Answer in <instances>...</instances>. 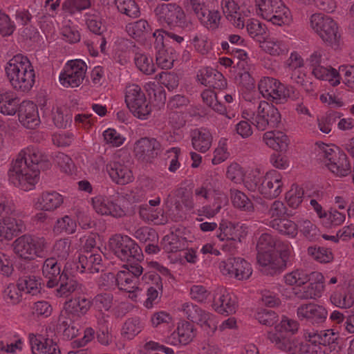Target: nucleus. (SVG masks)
Returning <instances> with one entry per match:
<instances>
[{"label": "nucleus", "instance_id": "b1692460", "mask_svg": "<svg viewBox=\"0 0 354 354\" xmlns=\"http://www.w3.org/2000/svg\"><path fill=\"white\" fill-rule=\"evenodd\" d=\"M160 145L154 138H142L133 145V152L136 157L145 161H150L160 152Z\"/></svg>", "mask_w": 354, "mask_h": 354}, {"label": "nucleus", "instance_id": "6e6d98bb", "mask_svg": "<svg viewBox=\"0 0 354 354\" xmlns=\"http://www.w3.org/2000/svg\"><path fill=\"white\" fill-rule=\"evenodd\" d=\"M18 285L9 283L3 291V299L8 306H17L22 301V294Z\"/></svg>", "mask_w": 354, "mask_h": 354}, {"label": "nucleus", "instance_id": "2eb2a0df", "mask_svg": "<svg viewBox=\"0 0 354 354\" xmlns=\"http://www.w3.org/2000/svg\"><path fill=\"white\" fill-rule=\"evenodd\" d=\"M258 88L265 99L275 104L285 102L290 96L288 87L274 77H262L258 84Z\"/></svg>", "mask_w": 354, "mask_h": 354}, {"label": "nucleus", "instance_id": "4c0bfd02", "mask_svg": "<svg viewBox=\"0 0 354 354\" xmlns=\"http://www.w3.org/2000/svg\"><path fill=\"white\" fill-rule=\"evenodd\" d=\"M102 256L99 253H91L86 251L80 255L79 263L81 265V272H89L91 273L98 272L103 270Z\"/></svg>", "mask_w": 354, "mask_h": 354}, {"label": "nucleus", "instance_id": "052dcab7", "mask_svg": "<svg viewBox=\"0 0 354 354\" xmlns=\"http://www.w3.org/2000/svg\"><path fill=\"white\" fill-rule=\"evenodd\" d=\"M277 243L276 239L270 234H262L257 243V254L276 252Z\"/></svg>", "mask_w": 354, "mask_h": 354}, {"label": "nucleus", "instance_id": "3c124183", "mask_svg": "<svg viewBox=\"0 0 354 354\" xmlns=\"http://www.w3.org/2000/svg\"><path fill=\"white\" fill-rule=\"evenodd\" d=\"M76 222L69 216L66 215L57 219L53 225V232L56 235L63 233L71 234L76 231Z\"/></svg>", "mask_w": 354, "mask_h": 354}, {"label": "nucleus", "instance_id": "bb28decb", "mask_svg": "<svg viewBox=\"0 0 354 354\" xmlns=\"http://www.w3.org/2000/svg\"><path fill=\"white\" fill-rule=\"evenodd\" d=\"M106 171L112 180L117 184L126 185L133 180L131 170L120 160L110 161L106 165Z\"/></svg>", "mask_w": 354, "mask_h": 354}, {"label": "nucleus", "instance_id": "4468645a", "mask_svg": "<svg viewBox=\"0 0 354 354\" xmlns=\"http://www.w3.org/2000/svg\"><path fill=\"white\" fill-rule=\"evenodd\" d=\"M155 13L158 21L162 25L170 27L188 28L191 23L187 21L183 9L172 3H162L156 7Z\"/></svg>", "mask_w": 354, "mask_h": 354}, {"label": "nucleus", "instance_id": "79ce46f5", "mask_svg": "<svg viewBox=\"0 0 354 354\" xmlns=\"http://www.w3.org/2000/svg\"><path fill=\"white\" fill-rule=\"evenodd\" d=\"M17 285L21 292L32 296L39 294L41 289V279L35 275H27L19 278Z\"/></svg>", "mask_w": 354, "mask_h": 354}, {"label": "nucleus", "instance_id": "864d4df0", "mask_svg": "<svg viewBox=\"0 0 354 354\" xmlns=\"http://www.w3.org/2000/svg\"><path fill=\"white\" fill-rule=\"evenodd\" d=\"M176 59V51L171 48L158 49L156 53V63L163 69L171 68Z\"/></svg>", "mask_w": 354, "mask_h": 354}, {"label": "nucleus", "instance_id": "72a5a7b5", "mask_svg": "<svg viewBox=\"0 0 354 354\" xmlns=\"http://www.w3.org/2000/svg\"><path fill=\"white\" fill-rule=\"evenodd\" d=\"M198 80L203 85L221 89L226 85L223 75L212 68L201 69L197 75Z\"/></svg>", "mask_w": 354, "mask_h": 354}, {"label": "nucleus", "instance_id": "aec40b11", "mask_svg": "<svg viewBox=\"0 0 354 354\" xmlns=\"http://www.w3.org/2000/svg\"><path fill=\"white\" fill-rule=\"evenodd\" d=\"M222 8L225 18L235 28L239 29L244 28L245 18L250 15V8L247 5L239 4L235 0H223Z\"/></svg>", "mask_w": 354, "mask_h": 354}, {"label": "nucleus", "instance_id": "49530a36", "mask_svg": "<svg viewBox=\"0 0 354 354\" xmlns=\"http://www.w3.org/2000/svg\"><path fill=\"white\" fill-rule=\"evenodd\" d=\"M230 198L232 205L236 209L246 212H252L254 209L253 203L243 192L231 189Z\"/></svg>", "mask_w": 354, "mask_h": 354}, {"label": "nucleus", "instance_id": "f704fd0d", "mask_svg": "<svg viewBox=\"0 0 354 354\" xmlns=\"http://www.w3.org/2000/svg\"><path fill=\"white\" fill-rule=\"evenodd\" d=\"M265 20L274 26L290 27L293 23V16L290 10L281 1Z\"/></svg>", "mask_w": 354, "mask_h": 354}, {"label": "nucleus", "instance_id": "c9c22d12", "mask_svg": "<svg viewBox=\"0 0 354 354\" xmlns=\"http://www.w3.org/2000/svg\"><path fill=\"white\" fill-rule=\"evenodd\" d=\"M328 315V311L323 306L310 303L300 306L297 308V316L301 319L313 321L324 320Z\"/></svg>", "mask_w": 354, "mask_h": 354}, {"label": "nucleus", "instance_id": "de8ad7c7", "mask_svg": "<svg viewBox=\"0 0 354 354\" xmlns=\"http://www.w3.org/2000/svg\"><path fill=\"white\" fill-rule=\"evenodd\" d=\"M270 225L279 233L289 238H295L298 234V225L294 221L286 218L270 221Z\"/></svg>", "mask_w": 354, "mask_h": 354}, {"label": "nucleus", "instance_id": "a19ab883", "mask_svg": "<svg viewBox=\"0 0 354 354\" xmlns=\"http://www.w3.org/2000/svg\"><path fill=\"white\" fill-rule=\"evenodd\" d=\"M42 153L36 147H28L23 149L14 162L26 163L27 166L38 168V164L42 160Z\"/></svg>", "mask_w": 354, "mask_h": 354}, {"label": "nucleus", "instance_id": "ddd939ff", "mask_svg": "<svg viewBox=\"0 0 354 354\" xmlns=\"http://www.w3.org/2000/svg\"><path fill=\"white\" fill-rule=\"evenodd\" d=\"M142 273V267L138 263L125 265L116 276V283L120 290L129 292V297L136 301L140 295L137 286V277Z\"/></svg>", "mask_w": 354, "mask_h": 354}, {"label": "nucleus", "instance_id": "e433bc0d", "mask_svg": "<svg viewBox=\"0 0 354 354\" xmlns=\"http://www.w3.org/2000/svg\"><path fill=\"white\" fill-rule=\"evenodd\" d=\"M20 99L12 91L0 93V113L4 115H15L21 107Z\"/></svg>", "mask_w": 354, "mask_h": 354}, {"label": "nucleus", "instance_id": "393cba45", "mask_svg": "<svg viewBox=\"0 0 354 354\" xmlns=\"http://www.w3.org/2000/svg\"><path fill=\"white\" fill-rule=\"evenodd\" d=\"M248 234V227L243 224H234L222 221L219 225L218 239L221 241L232 240L241 242Z\"/></svg>", "mask_w": 354, "mask_h": 354}, {"label": "nucleus", "instance_id": "cd10ccee", "mask_svg": "<svg viewBox=\"0 0 354 354\" xmlns=\"http://www.w3.org/2000/svg\"><path fill=\"white\" fill-rule=\"evenodd\" d=\"M64 202V197L59 193L53 192H42L34 202L37 209L45 212H53L59 208Z\"/></svg>", "mask_w": 354, "mask_h": 354}, {"label": "nucleus", "instance_id": "13d9d810", "mask_svg": "<svg viewBox=\"0 0 354 354\" xmlns=\"http://www.w3.org/2000/svg\"><path fill=\"white\" fill-rule=\"evenodd\" d=\"M309 274L304 270L297 269L286 274L284 282L288 286H301L308 282Z\"/></svg>", "mask_w": 354, "mask_h": 354}, {"label": "nucleus", "instance_id": "4be33fe9", "mask_svg": "<svg viewBox=\"0 0 354 354\" xmlns=\"http://www.w3.org/2000/svg\"><path fill=\"white\" fill-rule=\"evenodd\" d=\"M29 341L32 354H61L57 343L47 333H30Z\"/></svg>", "mask_w": 354, "mask_h": 354}, {"label": "nucleus", "instance_id": "7ed1b4c3", "mask_svg": "<svg viewBox=\"0 0 354 354\" xmlns=\"http://www.w3.org/2000/svg\"><path fill=\"white\" fill-rule=\"evenodd\" d=\"M196 197L203 198L207 204L197 210L199 216L208 219L214 217L228 203V198L222 189L221 182L216 178L207 179L194 190Z\"/></svg>", "mask_w": 354, "mask_h": 354}, {"label": "nucleus", "instance_id": "37998d69", "mask_svg": "<svg viewBox=\"0 0 354 354\" xmlns=\"http://www.w3.org/2000/svg\"><path fill=\"white\" fill-rule=\"evenodd\" d=\"M162 245L165 252L173 253L185 248L187 246V241L176 233H171L164 236Z\"/></svg>", "mask_w": 354, "mask_h": 354}, {"label": "nucleus", "instance_id": "69168bd1", "mask_svg": "<svg viewBox=\"0 0 354 354\" xmlns=\"http://www.w3.org/2000/svg\"><path fill=\"white\" fill-rule=\"evenodd\" d=\"M194 338L193 333H168L165 342L172 346H180L189 344Z\"/></svg>", "mask_w": 354, "mask_h": 354}, {"label": "nucleus", "instance_id": "680f3d73", "mask_svg": "<svg viewBox=\"0 0 354 354\" xmlns=\"http://www.w3.org/2000/svg\"><path fill=\"white\" fill-rule=\"evenodd\" d=\"M304 195L303 188L292 185L286 194V200L289 207L296 209L302 203Z\"/></svg>", "mask_w": 354, "mask_h": 354}, {"label": "nucleus", "instance_id": "5701e85b", "mask_svg": "<svg viewBox=\"0 0 354 354\" xmlns=\"http://www.w3.org/2000/svg\"><path fill=\"white\" fill-rule=\"evenodd\" d=\"M12 209L6 215L0 218V237L6 241H10L24 230V224L21 220L15 218L11 212Z\"/></svg>", "mask_w": 354, "mask_h": 354}, {"label": "nucleus", "instance_id": "412c9836", "mask_svg": "<svg viewBox=\"0 0 354 354\" xmlns=\"http://www.w3.org/2000/svg\"><path fill=\"white\" fill-rule=\"evenodd\" d=\"M91 205L94 211L99 215L111 216L115 218H120L125 215L124 209L111 197L96 196L92 198Z\"/></svg>", "mask_w": 354, "mask_h": 354}, {"label": "nucleus", "instance_id": "a878e982", "mask_svg": "<svg viewBox=\"0 0 354 354\" xmlns=\"http://www.w3.org/2000/svg\"><path fill=\"white\" fill-rule=\"evenodd\" d=\"M18 119L26 129H34L39 127L41 121L36 104L30 101L23 102L18 111Z\"/></svg>", "mask_w": 354, "mask_h": 354}, {"label": "nucleus", "instance_id": "603ef678", "mask_svg": "<svg viewBox=\"0 0 354 354\" xmlns=\"http://www.w3.org/2000/svg\"><path fill=\"white\" fill-rule=\"evenodd\" d=\"M62 39L69 44H76L81 39V35L77 26L71 21H66L61 28Z\"/></svg>", "mask_w": 354, "mask_h": 354}, {"label": "nucleus", "instance_id": "f8f14e48", "mask_svg": "<svg viewBox=\"0 0 354 354\" xmlns=\"http://www.w3.org/2000/svg\"><path fill=\"white\" fill-rule=\"evenodd\" d=\"M87 71L86 62L80 59L68 60L59 75V82L65 88H76L84 81Z\"/></svg>", "mask_w": 354, "mask_h": 354}, {"label": "nucleus", "instance_id": "e2e57ef3", "mask_svg": "<svg viewBox=\"0 0 354 354\" xmlns=\"http://www.w3.org/2000/svg\"><path fill=\"white\" fill-rule=\"evenodd\" d=\"M196 323L204 331L214 332L217 330V317L209 312L203 311Z\"/></svg>", "mask_w": 354, "mask_h": 354}, {"label": "nucleus", "instance_id": "a211bd4d", "mask_svg": "<svg viewBox=\"0 0 354 354\" xmlns=\"http://www.w3.org/2000/svg\"><path fill=\"white\" fill-rule=\"evenodd\" d=\"M238 307L236 296L224 287H218L214 290L212 308L221 315H231L236 312Z\"/></svg>", "mask_w": 354, "mask_h": 354}, {"label": "nucleus", "instance_id": "6ab92c4d", "mask_svg": "<svg viewBox=\"0 0 354 354\" xmlns=\"http://www.w3.org/2000/svg\"><path fill=\"white\" fill-rule=\"evenodd\" d=\"M329 302L335 308L354 311V279L345 281L333 291L329 297Z\"/></svg>", "mask_w": 354, "mask_h": 354}, {"label": "nucleus", "instance_id": "39448f33", "mask_svg": "<svg viewBox=\"0 0 354 354\" xmlns=\"http://www.w3.org/2000/svg\"><path fill=\"white\" fill-rule=\"evenodd\" d=\"M281 174L274 169L261 175L258 168L250 174L246 181V187L250 191H257L266 198H276L282 192L283 183Z\"/></svg>", "mask_w": 354, "mask_h": 354}, {"label": "nucleus", "instance_id": "f257e3e1", "mask_svg": "<svg viewBox=\"0 0 354 354\" xmlns=\"http://www.w3.org/2000/svg\"><path fill=\"white\" fill-rule=\"evenodd\" d=\"M268 338L279 349L292 354H324L320 345L335 343L336 333H308L306 342L299 343L293 333H268Z\"/></svg>", "mask_w": 354, "mask_h": 354}, {"label": "nucleus", "instance_id": "774afa93", "mask_svg": "<svg viewBox=\"0 0 354 354\" xmlns=\"http://www.w3.org/2000/svg\"><path fill=\"white\" fill-rule=\"evenodd\" d=\"M86 23L88 28L95 34L100 35L104 30L101 17L97 12L86 13Z\"/></svg>", "mask_w": 354, "mask_h": 354}, {"label": "nucleus", "instance_id": "7c9ffc66", "mask_svg": "<svg viewBox=\"0 0 354 354\" xmlns=\"http://www.w3.org/2000/svg\"><path fill=\"white\" fill-rule=\"evenodd\" d=\"M308 282L309 285L300 295L302 299H317L322 296L324 290V277L319 272H312L309 274Z\"/></svg>", "mask_w": 354, "mask_h": 354}, {"label": "nucleus", "instance_id": "6e6552de", "mask_svg": "<svg viewBox=\"0 0 354 354\" xmlns=\"http://www.w3.org/2000/svg\"><path fill=\"white\" fill-rule=\"evenodd\" d=\"M108 248L122 261L133 264L142 258V250L138 245L127 235L115 234L110 237Z\"/></svg>", "mask_w": 354, "mask_h": 354}, {"label": "nucleus", "instance_id": "8fccbe9b", "mask_svg": "<svg viewBox=\"0 0 354 354\" xmlns=\"http://www.w3.org/2000/svg\"><path fill=\"white\" fill-rule=\"evenodd\" d=\"M201 97L203 101L211 109H212L214 111L225 115L227 118L231 119L235 116V114H232V115H228L226 114V109L221 103H220L218 100L215 92L211 89L205 90L202 94Z\"/></svg>", "mask_w": 354, "mask_h": 354}, {"label": "nucleus", "instance_id": "0e129e2a", "mask_svg": "<svg viewBox=\"0 0 354 354\" xmlns=\"http://www.w3.org/2000/svg\"><path fill=\"white\" fill-rule=\"evenodd\" d=\"M149 29L148 22L142 19L129 23L126 26L128 35L134 38L143 37L148 32Z\"/></svg>", "mask_w": 354, "mask_h": 354}, {"label": "nucleus", "instance_id": "9d476101", "mask_svg": "<svg viewBox=\"0 0 354 354\" xmlns=\"http://www.w3.org/2000/svg\"><path fill=\"white\" fill-rule=\"evenodd\" d=\"M47 241L44 237L23 235L13 242L15 253L21 259L33 260L44 255L47 248Z\"/></svg>", "mask_w": 354, "mask_h": 354}, {"label": "nucleus", "instance_id": "c756f323", "mask_svg": "<svg viewBox=\"0 0 354 354\" xmlns=\"http://www.w3.org/2000/svg\"><path fill=\"white\" fill-rule=\"evenodd\" d=\"M259 48L272 57H279L288 51V46L281 39L266 35L259 43Z\"/></svg>", "mask_w": 354, "mask_h": 354}, {"label": "nucleus", "instance_id": "473e14b6", "mask_svg": "<svg viewBox=\"0 0 354 354\" xmlns=\"http://www.w3.org/2000/svg\"><path fill=\"white\" fill-rule=\"evenodd\" d=\"M191 144L194 150L206 153L209 150L213 142L212 133L206 129H196L190 134Z\"/></svg>", "mask_w": 354, "mask_h": 354}, {"label": "nucleus", "instance_id": "58836bf2", "mask_svg": "<svg viewBox=\"0 0 354 354\" xmlns=\"http://www.w3.org/2000/svg\"><path fill=\"white\" fill-rule=\"evenodd\" d=\"M312 75L317 80L328 82L332 86H337L341 82L339 71L330 66L322 65L319 68H313Z\"/></svg>", "mask_w": 354, "mask_h": 354}, {"label": "nucleus", "instance_id": "bf43d9fd", "mask_svg": "<svg viewBox=\"0 0 354 354\" xmlns=\"http://www.w3.org/2000/svg\"><path fill=\"white\" fill-rule=\"evenodd\" d=\"M281 0H254L256 12L263 19L272 13Z\"/></svg>", "mask_w": 354, "mask_h": 354}, {"label": "nucleus", "instance_id": "dca6fc26", "mask_svg": "<svg viewBox=\"0 0 354 354\" xmlns=\"http://www.w3.org/2000/svg\"><path fill=\"white\" fill-rule=\"evenodd\" d=\"M281 122V114L277 107L266 101H261L253 114L252 123L258 130L265 131L274 127Z\"/></svg>", "mask_w": 354, "mask_h": 354}, {"label": "nucleus", "instance_id": "5fc2aeb1", "mask_svg": "<svg viewBox=\"0 0 354 354\" xmlns=\"http://www.w3.org/2000/svg\"><path fill=\"white\" fill-rule=\"evenodd\" d=\"M59 279L60 280V285L57 290V296L68 297L79 287V283L75 279L67 277L65 270H64Z\"/></svg>", "mask_w": 354, "mask_h": 354}, {"label": "nucleus", "instance_id": "f03ea898", "mask_svg": "<svg viewBox=\"0 0 354 354\" xmlns=\"http://www.w3.org/2000/svg\"><path fill=\"white\" fill-rule=\"evenodd\" d=\"M314 152L317 163L335 177L342 178L351 174L349 158L338 147L318 142L315 145Z\"/></svg>", "mask_w": 354, "mask_h": 354}, {"label": "nucleus", "instance_id": "9b49d317", "mask_svg": "<svg viewBox=\"0 0 354 354\" xmlns=\"http://www.w3.org/2000/svg\"><path fill=\"white\" fill-rule=\"evenodd\" d=\"M9 180L15 186L28 192L33 189L39 179L38 168L27 166L26 163L13 162L8 172Z\"/></svg>", "mask_w": 354, "mask_h": 354}, {"label": "nucleus", "instance_id": "0eeeda50", "mask_svg": "<svg viewBox=\"0 0 354 354\" xmlns=\"http://www.w3.org/2000/svg\"><path fill=\"white\" fill-rule=\"evenodd\" d=\"M310 28L328 46L337 48L341 40V33L338 24L331 17L320 12L312 14L309 17Z\"/></svg>", "mask_w": 354, "mask_h": 354}, {"label": "nucleus", "instance_id": "2f4dec72", "mask_svg": "<svg viewBox=\"0 0 354 354\" xmlns=\"http://www.w3.org/2000/svg\"><path fill=\"white\" fill-rule=\"evenodd\" d=\"M257 259L262 271L268 274H274L283 268L277 252L257 254Z\"/></svg>", "mask_w": 354, "mask_h": 354}, {"label": "nucleus", "instance_id": "1a4fd4ad", "mask_svg": "<svg viewBox=\"0 0 354 354\" xmlns=\"http://www.w3.org/2000/svg\"><path fill=\"white\" fill-rule=\"evenodd\" d=\"M124 101L133 115L140 120H147L152 113L149 100L138 84H132L126 87Z\"/></svg>", "mask_w": 354, "mask_h": 354}, {"label": "nucleus", "instance_id": "20e7f679", "mask_svg": "<svg viewBox=\"0 0 354 354\" xmlns=\"http://www.w3.org/2000/svg\"><path fill=\"white\" fill-rule=\"evenodd\" d=\"M11 86L20 92H28L35 82V71L29 59L22 55L10 58L4 67Z\"/></svg>", "mask_w": 354, "mask_h": 354}, {"label": "nucleus", "instance_id": "ea45409f", "mask_svg": "<svg viewBox=\"0 0 354 354\" xmlns=\"http://www.w3.org/2000/svg\"><path fill=\"white\" fill-rule=\"evenodd\" d=\"M60 266L54 258L46 259L42 268V272L47 279L46 286L49 288L55 287L58 283V278L60 274Z\"/></svg>", "mask_w": 354, "mask_h": 354}, {"label": "nucleus", "instance_id": "338daca9", "mask_svg": "<svg viewBox=\"0 0 354 354\" xmlns=\"http://www.w3.org/2000/svg\"><path fill=\"white\" fill-rule=\"evenodd\" d=\"M345 218V214L340 213L335 209H330L327 211L324 218L322 220L321 223L326 227H332L343 223Z\"/></svg>", "mask_w": 354, "mask_h": 354}, {"label": "nucleus", "instance_id": "f3484780", "mask_svg": "<svg viewBox=\"0 0 354 354\" xmlns=\"http://www.w3.org/2000/svg\"><path fill=\"white\" fill-rule=\"evenodd\" d=\"M218 268L223 275L239 281L248 279L253 272L251 264L239 257L221 261Z\"/></svg>", "mask_w": 354, "mask_h": 354}, {"label": "nucleus", "instance_id": "c85d7f7f", "mask_svg": "<svg viewBox=\"0 0 354 354\" xmlns=\"http://www.w3.org/2000/svg\"><path fill=\"white\" fill-rule=\"evenodd\" d=\"M263 141L269 148L275 151H286L290 140L288 136L279 130L268 131L263 133Z\"/></svg>", "mask_w": 354, "mask_h": 354}, {"label": "nucleus", "instance_id": "a18cd8bd", "mask_svg": "<svg viewBox=\"0 0 354 354\" xmlns=\"http://www.w3.org/2000/svg\"><path fill=\"white\" fill-rule=\"evenodd\" d=\"M139 214L144 220L156 225H164L169 221V217L163 209L153 211L146 205L140 206Z\"/></svg>", "mask_w": 354, "mask_h": 354}, {"label": "nucleus", "instance_id": "4d7b16f0", "mask_svg": "<svg viewBox=\"0 0 354 354\" xmlns=\"http://www.w3.org/2000/svg\"><path fill=\"white\" fill-rule=\"evenodd\" d=\"M138 69L145 75H151L156 71L153 58L145 53H137L134 58Z\"/></svg>", "mask_w": 354, "mask_h": 354}, {"label": "nucleus", "instance_id": "09e8293b", "mask_svg": "<svg viewBox=\"0 0 354 354\" xmlns=\"http://www.w3.org/2000/svg\"><path fill=\"white\" fill-rule=\"evenodd\" d=\"M245 26L248 35L258 43L267 35L266 26L257 19H249Z\"/></svg>", "mask_w": 354, "mask_h": 354}, {"label": "nucleus", "instance_id": "c03bdc74", "mask_svg": "<svg viewBox=\"0 0 354 354\" xmlns=\"http://www.w3.org/2000/svg\"><path fill=\"white\" fill-rule=\"evenodd\" d=\"M254 169V168L245 171L239 164L232 162L227 167L226 178L234 183H243L246 187L247 178Z\"/></svg>", "mask_w": 354, "mask_h": 354}, {"label": "nucleus", "instance_id": "423d86ee", "mask_svg": "<svg viewBox=\"0 0 354 354\" xmlns=\"http://www.w3.org/2000/svg\"><path fill=\"white\" fill-rule=\"evenodd\" d=\"M90 307L91 301L85 297H75L66 301L56 322L55 330L58 332H78L81 326L77 317L86 314Z\"/></svg>", "mask_w": 354, "mask_h": 354}]
</instances>
